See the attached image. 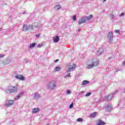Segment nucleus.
I'll return each instance as SVG.
<instances>
[{
	"instance_id": "6ab92c4d",
	"label": "nucleus",
	"mask_w": 125,
	"mask_h": 125,
	"mask_svg": "<svg viewBox=\"0 0 125 125\" xmlns=\"http://www.w3.org/2000/svg\"><path fill=\"white\" fill-rule=\"evenodd\" d=\"M85 18V20H91L92 17H93V15H90L89 16L87 17H84Z\"/></svg>"
},
{
	"instance_id": "37998d69",
	"label": "nucleus",
	"mask_w": 125,
	"mask_h": 125,
	"mask_svg": "<svg viewBox=\"0 0 125 125\" xmlns=\"http://www.w3.org/2000/svg\"><path fill=\"white\" fill-rule=\"evenodd\" d=\"M119 71H121V70H120V69H117L116 70V72H119Z\"/></svg>"
},
{
	"instance_id": "a19ab883",
	"label": "nucleus",
	"mask_w": 125,
	"mask_h": 125,
	"mask_svg": "<svg viewBox=\"0 0 125 125\" xmlns=\"http://www.w3.org/2000/svg\"><path fill=\"white\" fill-rule=\"evenodd\" d=\"M25 13H26V11H24L22 12V14H25Z\"/></svg>"
},
{
	"instance_id": "4be33fe9",
	"label": "nucleus",
	"mask_w": 125,
	"mask_h": 125,
	"mask_svg": "<svg viewBox=\"0 0 125 125\" xmlns=\"http://www.w3.org/2000/svg\"><path fill=\"white\" fill-rule=\"evenodd\" d=\"M11 62V59L10 58H8L5 62L6 65H7V64H10Z\"/></svg>"
},
{
	"instance_id": "2f4dec72",
	"label": "nucleus",
	"mask_w": 125,
	"mask_h": 125,
	"mask_svg": "<svg viewBox=\"0 0 125 125\" xmlns=\"http://www.w3.org/2000/svg\"><path fill=\"white\" fill-rule=\"evenodd\" d=\"M72 19H73V21H76V20H77V16H73Z\"/></svg>"
},
{
	"instance_id": "423d86ee",
	"label": "nucleus",
	"mask_w": 125,
	"mask_h": 125,
	"mask_svg": "<svg viewBox=\"0 0 125 125\" xmlns=\"http://www.w3.org/2000/svg\"><path fill=\"white\" fill-rule=\"evenodd\" d=\"M113 38H114V36L113 35V32L111 31L108 32V34L107 35V38L108 40V42H113Z\"/></svg>"
},
{
	"instance_id": "c756f323",
	"label": "nucleus",
	"mask_w": 125,
	"mask_h": 125,
	"mask_svg": "<svg viewBox=\"0 0 125 125\" xmlns=\"http://www.w3.org/2000/svg\"><path fill=\"white\" fill-rule=\"evenodd\" d=\"M90 95H91V92H88L85 95V96L86 97H88V96H90Z\"/></svg>"
},
{
	"instance_id": "0eeeda50",
	"label": "nucleus",
	"mask_w": 125,
	"mask_h": 125,
	"mask_svg": "<svg viewBox=\"0 0 125 125\" xmlns=\"http://www.w3.org/2000/svg\"><path fill=\"white\" fill-rule=\"evenodd\" d=\"M14 104V101L13 100H9L8 102L4 104L5 107H10Z\"/></svg>"
},
{
	"instance_id": "09e8293b",
	"label": "nucleus",
	"mask_w": 125,
	"mask_h": 125,
	"mask_svg": "<svg viewBox=\"0 0 125 125\" xmlns=\"http://www.w3.org/2000/svg\"><path fill=\"white\" fill-rule=\"evenodd\" d=\"M1 30V28H0V30Z\"/></svg>"
},
{
	"instance_id": "a878e982",
	"label": "nucleus",
	"mask_w": 125,
	"mask_h": 125,
	"mask_svg": "<svg viewBox=\"0 0 125 125\" xmlns=\"http://www.w3.org/2000/svg\"><path fill=\"white\" fill-rule=\"evenodd\" d=\"M114 18H115V16L114 15L113 13H110V19H111V20H113V19H114Z\"/></svg>"
},
{
	"instance_id": "5701e85b",
	"label": "nucleus",
	"mask_w": 125,
	"mask_h": 125,
	"mask_svg": "<svg viewBox=\"0 0 125 125\" xmlns=\"http://www.w3.org/2000/svg\"><path fill=\"white\" fill-rule=\"evenodd\" d=\"M37 44L36 43H32L30 44V45L28 46L29 48H33V47H35L36 46V45Z\"/></svg>"
},
{
	"instance_id": "dca6fc26",
	"label": "nucleus",
	"mask_w": 125,
	"mask_h": 125,
	"mask_svg": "<svg viewBox=\"0 0 125 125\" xmlns=\"http://www.w3.org/2000/svg\"><path fill=\"white\" fill-rule=\"evenodd\" d=\"M103 51H104V49L103 48H100L97 52L98 55H101V53H103Z\"/></svg>"
},
{
	"instance_id": "f8f14e48",
	"label": "nucleus",
	"mask_w": 125,
	"mask_h": 125,
	"mask_svg": "<svg viewBox=\"0 0 125 125\" xmlns=\"http://www.w3.org/2000/svg\"><path fill=\"white\" fill-rule=\"evenodd\" d=\"M85 21H86V20H85V18L82 17L80 19L79 21H78V24L79 25H81V24H83V23H85Z\"/></svg>"
},
{
	"instance_id": "6e6552de",
	"label": "nucleus",
	"mask_w": 125,
	"mask_h": 125,
	"mask_svg": "<svg viewBox=\"0 0 125 125\" xmlns=\"http://www.w3.org/2000/svg\"><path fill=\"white\" fill-rule=\"evenodd\" d=\"M24 95V92H21L18 95H17L16 97L14 98V100L15 101H16L17 100H19L20 98L22 97Z\"/></svg>"
},
{
	"instance_id": "ddd939ff",
	"label": "nucleus",
	"mask_w": 125,
	"mask_h": 125,
	"mask_svg": "<svg viewBox=\"0 0 125 125\" xmlns=\"http://www.w3.org/2000/svg\"><path fill=\"white\" fill-rule=\"evenodd\" d=\"M22 31L23 32H28L29 31V28L27 24H24L23 25Z\"/></svg>"
},
{
	"instance_id": "7c9ffc66",
	"label": "nucleus",
	"mask_w": 125,
	"mask_h": 125,
	"mask_svg": "<svg viewBox=\"0 0 125 125\" xmlns=\"http://www.w3.org/2000/svg\"><path fill=\"white\" fill-rule=\"evenodd\" d=\"M73 107H74V103H71L70 104L69 108V109H72V108H73Z\"/></svg>"
},
{
	"instance_id": "20e7f679",
	"label": "nucleus",
	"mask_w": 125,
	"mask_h": 125,
	"mask_svg": "<svg viewBox=\"0 0 125 125\" xmlns=\"http://www.w3.org/2000/svg\"><path fill=\"white\" fill-rule=\"evenodd\" d=\"M118 92V90H116L112 94H110L108 96H105L103 99L105 101H110L113 97H114V95L116 94Z\"/></svg>"
},
{
	"instance_id": "72a5a7b5",
	"label": "nucleus",
	"mask_w": 125,
	"mask_h": 125,
	"mask_svg": "<svg viewBox=\"0 0 125 125\" xmlns=\"http://www.w3.org/2000/svg\"><path fill=\"white\" fill-rule=\"evenodd\" d=\"M115 33H116L117 34H120V30H115Z\"/></svg>"
},
{
	"instance_id": "c9c22d12",
	"label": "nucleus",
	"mask_w": 125,
	"mask_h": 125,
	"mask_svg": "<svg viewBox=\"0 0 125 125\" xmlns=\"http://www.w3.org/2000/svg\"><path fill=\"white\" fill-rule=\"evenodd\" d=\"M4 56H5L3 54H0V58H3Z\"/></svg>"
},
{
	"instance_id": "412c9836",
	"label": "nucleus",
	"mask_w": 125,
	"mask_h": 125,
	"mask_svg": "<svg viewBox=\"0 0 125 125\" xmlns=\"http://www.w3.org/2000/svg\"><path fill=\"white\" fill-rule=\"evenodd\" d=\"M106 125V123L104 122L102 120H100L97 124V125Z\"/></svg>"
},
{
	"instance_id": "cd10ccee",
	"label": "nucleus",
	"mask_w": 125,
	"mask_h": 125,
	"mask_svg": "<svg viewBox=\"0 0 125 125\" xmlns=\"http://www.w3.org/2000/svg\"><path fill=\"white\" fill-rule=\"evenodd\" d=\"M60 70H61V67H60V66L56 67V68H55L56 72H59V71H60Z\"/></svg>"
},
{
	"instance_id": "a18cd8bd",
	"label": "nucleus",
	"mask_w": 125,
	"mask_h": 125,
	"mask_svg": "<svg viewBox=\"0 0 125 125\" xmlns=\"http://www.w3.org/2000/svg\"><path fill=\"white\" fill-rule=\"evenodd\" d=\"M6 4H7L6 3H4V5H6Z\"/></svg>"
},
{
	"instance_id": "473e14b6",
	"label": "nucleus",
	"mask_w": 125,
	"mask_h": 125,
	"mask_svg": "<svg viewBox=\"0 0 125 125\" xmlns=\"http://www.w3.org/2000/svg\"><path fill=\"white\" fill-rule=\"evenodd\" d=\"M43 45L42 44H38V47H39V48H40V47H42V46H43Z\"/></svg>"
},
{
	"instance_id": "de8ad7c7",
	"label": "nucleus",
	"mask_w": 125,
	"mask_h": 125,
	"mask_svg": "<svg viewBox=\"0 0 125 125\" xmlns=\"http://www.w3.org/2000/svg\"><path fill=\"white\" fill-rule=\"evenodd\" d=\"M124 91H125V89H124Z\"/></svg>"
},
{
	"instance_id": "2eb2a0df",
	"label": "nucleus",
	"mask_w": 125,
	"mask_h": 125,
	"mask_svg": "<svg viewBox=\"0 0 125 125\" xmlns=\"http://www.w3.org/2000/svg\"><path fill=\"white\" fill-rule=\"evenodd\" d=\"M59 36H56L55 37H53V41H54V42H59Z\"/></svg>"
},
{
	"instance_id": "9b49d317",
	"label": "nucleus",
	"mask_w": 125,
	"mask_h": 125,
	"mask_svg": "<svg viewBox=\"0 0 125 125\" xmlns=\"http://www.w3.org/2000/svg\"><path fill=\"white\" fill-rule=\"evenodd\" d=\"M112 104H109L105 106V110L107 112H110L111 110H112Z\"/></svg>"
},
{
	"instance_id": "58836bf2",
	"label": "nucleus",
	"mask_w": 125,
	"mask_h": 125,
	"mask_svg": "<svg viewBox=\"0 0 125 125\" xmlns=\"http://www.w3.org/2000/svg\"><path fill=\"white\" fill-rule=\"evenodd\" d=\"M35 36L36 37V38H40V34H37L35 35Z\"/></svg>"
},
{
	"instance_id": "7ed1b4c3",
	"label": "nucleus",
	"mask_w": 125,
	"mask_h": 125,
	"mask_svg": "<svg viewBox=\"0 0 125 125\" xmlns=\"http://www.w3.org/2000/svg\"><path fill=\"white\" fill-rule=\"evenodd\" d=\"M18 89L17 87L13 86H9L8 88L6 89V92L7 93H13L14 92H17Z\"/></svg>"
},
{
	"instance_id": "e433bc0d",
	"label": "nucleus",
	"mask_w": 125,
	"mask_h": 125,
	"mask_svg": "<svg viewBox=\"0 0 125 125\" xmlns=\"http://www.w3.org/2000/svg\"><path fill=\"white\" fill-rule=\"evenodd\" d=\"M67 94H71V91L69 90H68L67 91Z\"/></svg>"
},
{
	"instance_id": "49530a36",
	"label": "nucleus",
	"mask_w": 125,
	"mask_h": 125,
	"mask_svg": "<svg viewBox=\"0 0 125 125\" xmlns=\"http://www.w3.org/2000/svg\"><path fill=\"white\" fill-rule=\"evenodd\" d=\"M25 63H28V62H25Z\"/></svg>"
},
{
	"instance_id": "79ce46f5",
	"label": "nucleus",
	"mask_w": 125,
	"mask_h": 125,
	"mask_svg": "<svg viewBox=\"0 0 125 125\" xmlns=\"http://www.w3.org/2000/svg\"><path fill=\"white\" fill-rule=\"evenodd\" d=\"M77 31H78V32H81V29H77Z\"/></svg>"
},
{
	"instance_id": "f257e3e1",
	"label": "nucleus",
	"mask_w": 125,
	"mask_h": 125,
	"mask_svg": "<svg viewBox=\"0 0 125 125\" xmlns=\"http://www.w3.org/2000/svg\"><path fill=\"white\" fill-rule=\"evenodd\" d=\"M86 69H89L94 68V67H97L99 65V61L95 59H92L89 60L86 62Z\"/></svg>"
},
{
	"instance_id": "39448f33",
	"label": "nucleus",
	"mask_w": 125,
	"mask_h": 125,
	"mask_svg": "<svg viewBox=\"0 0 125 125\" xmlns=\"http://www.w3.org/2000/svg\"><path fill=\"white\" fill-rule=\"evenodd\" d=\"M70 67L68 68L67 71L68 72H72L73 71H75L76 70V64L75 63H70L69 64Z\"/></svg>"
},
{
	"instance_id": "f704fd0d",
	"label": "nucleus",
	"mask_w": 125,
	"mask_h": 125,
	"mask_svg": "<svg viewBox=\"0 0 125 125\" xmlns=\"http://www.w3.org/2000/svg\"><path fill=\"white\" fill-rule=\"evenodd\" d=\"M125 16V13H121V14L119 15L120 17H122V16Z\"/></svg>"
},
{
	"instance_id": "a211bd4d",
	"label": "nucleus",
	"mask_w": 125,
	"mask_h": 125,
	"mask_svg": "<svg viewBox=\"0 0 125 125\" xmlns=\"http://www.w3.org/2000/svg\"><path fill=\"white\" fill-rule=\"evenodd\" d=\"M66 73H67V74L64 76V79H66V78H71V72L70 71L69 72H68V70H67Z\"/></svg>"
},
{
	"instance_id": "aec40b11",
	"label": "nucleus",
	"mask_w": 125,
	"mask_h": 125,
	"mask_svg": "<svg viewBox=\"0 0 125 125\" xmlns=\"http://www.w3.org/2000/svg\"><path fill=\"white\" fill-rule=\"evenodd\" d=\"M61 9V6L60 5H55L54 8V9L55 10H59V9Z\"/></svg>"
},
{
	"instance_id": "4c0bfd02",
	"label": "nucleus",
	"mask_w": 125,
	"mask_h": 125,
	"mask_svg": "<svg viewBox=\"0 0 125 125\" xmlns=\"http://www.w3.org/2000/svg\"><path fill=\"white\" fill-rule=\"evenodd\" d=\"M84 93V91H82L79 93V94H83Z\"/></svg>"
},
{
	"instance_id": "1a4fd4ad",
	"label": "nucleus",
	"mask_w": 125,
	"mask_h": 125,
	"mask_svg": "<svg viewBox=\"0 0 125 125\" xmlns=\"http://www.w3.org/2000/svg\"><path fill=\"white\" fill-rule=\"evenodd\" d=\"M15 78L17 79V80H20V81H24L25 80V77L22 75L17 74Z\"/></svg>"
},
{
	"instance_id": "9d476101",
	"label": "nucleus",
	"mask_w": 125,
	"mask_h": 125,
	"mask_svg": "<svg viewBox=\"0 0 125 125\" xmlns=\"http://www.w3.org/2000/svg\"><path fill=\"white\" fill-rule=\"evenodd\" d=\"M41 94H40L39 93L35 92L34 94L33 98L34 99H35V100H37V99H39V98H41Z\"/></svg>"
},
{
	"instance_id": "f03ea898",
	"label": "nucleus",
	"mask_w": 125,
	"mask_h": 125,
	"mask_svg": "<svg viewBox=\"0 0 125 125\" xmlns=\"http://www.w3.org/2000/svg\"><path fill=\"white\" fill-rule=\"evenodd\" d=\"M46 86L49 90H53L56 86V82H55V81L49 82Z\"/></svg>"
},
{
	"instance_id": "c03bdc74",
	"label": "nucleus",
	"mask_w": 125,
	"mask_h": 125,
	"mask_svg": "<svg viewBox=\"0 0 125 125\" xmlns=\"http://www.w3.org/2000/svg\"><path fill=\"white\" fill-rule=\"evenodd\" d=\"M107 0H104V2L106 1Z\"/></svg>"
},
{
	"instance_id": "bb28decb",
	"label": "nucleus",
	"mask_w": 125,
	"mask_h": 125,
	"mask_svg": "<svg viewBox=\"0 0 125 125\" xmlns=\"http://www.w3.org/2000/svg\"><path fill=\"white\" fill-rule=\"evenodd\" d=\"M28 30H34V25H33V24L28 25Z\"/></svg>"
},
{
	"instance_id": "b1692460",
	"label": "nucleus",
	"mask_w": 125,
	"mask_h": 125,
	"mask_svg": "<svg viewBox=\"0 0 125 125\" xmlns=\"http://www.w3.org/2000/svg\"><path fill=\"white\" fill-rule=\"evenodd\" d=\"M97 115V112H94L90 115V118H94Z\"/></svg>"
},
{
	"instance_id": "4468645a",
	"label": "nucleus",
	"mask_w": 125,
	"mask_h": 125,
	"mask_svg": "<svg viewBox=\"0 0 125 125\" xmlns=\"http://www.w3.org/2000/svg\"><path fill=\"white\" fill-rule=\"evenodd\" d=\"M39 112H40V108H35L32 110V114H37Z\"/></svg>"
},
{
	"instance_id": "f3484780",
	"label": "nucleus",
	"mask_w": 125,
	"mask_h": 125,
	"mask_svg": "<svg viewBox=\"0 0 125 125\" xmlns=\"http://www.w3.org/2000/svg\"><path fill=\"white\" fill-rule=\"evenodd\" d=\"M33 25L34 28H39V27H41V24L38 22H35L33 24Z\"/></svg>"
},
{
	"instance_id": "393cba45",
	"label": "nucleus",
	"mask_w": 125,
	"mask_h": 125,
	"mask_svg": "<svg viewBox=\"0 0 125 125\" xmlns=\"http://www.w3.org/2000/svg\"><path fill=\"white\" fill-rule=\"evenodd\" d=\"M87 83H89V82L86 80H84L83 82L82 85H85V84H87Z\"/></svg>"
},
{
	"instance_id": "ea45409f",
	"label": "nucleus",
	"mask_w": 125,
	"mask_h": 125,
	"mask_svg": "<svg viewBox=\"0 0 125 125\" xmlns=\"http://www.w3.org/2000/svg\"><path fill=\"white\" fill-rule=\"evenodd\" d=\"M58 61H59V59H57V60H55V63L58 62Z\"/></svg>"
},
{
	"instance_id": "c85d7f7f",
	"label": "nucleus",
	"mask_w": 125,
	"mask_h": 125,
	"mask_svg": "<svg viewBox=\"0 0 125 125\" xmlns=\"http://www.w3.org/2000/svg\"><path fill=\"white\" fill-rule=\"evenodd\" d=\"M83 118H79L77 119V122L79 123H82V122H83Z\"/></svg>"
}]
</instances>
